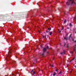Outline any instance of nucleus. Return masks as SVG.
Segmentation results:
<instances>
[{
	"mask_svg": "<svg viewBox=\"0 0 76 76\" xmlns=\"http://www.w3.org/2000/svg\"><path fill=\"white\" fill-rule=\"evenodd\" d=\"M75 3L74 0H68V1L66 2V4L68 6H69L70 4H71V5H73L75 4Z\"/></svg>",
	"mask_w": 76,
	"mask_h": 76,
	"instance_id": "nucleus-1",
	"label": "nucleus"
},
{
	"mask_svg": "<svg viewBox=\"0 0 76 76\" xmlns=\"http://www.w3.org/2000/svg\"><path fill=\"white\" fill-rule=\"evenodd\" d=\"M11 52H10V51H9V53H8V56H7V57H9V58H10V56H11V55H10V54H11Z\"/></svg>",
	"mask_w": 76,
	"mask_h": 76,
	"instance_id": "nucleus-2",
	"label": "nucleus"
},
{
	"mask_svg": "<svg viewBox=\"0 0 76 76\" xmlns=\"http://www.w3.org/2000/svg\"><path fill=\"white\" fill-rule=\"evenodd\" d=\"M0 18H4V15H0Z\"/></svg>",
	"mask_w": 76,
	"mask_h": 76,
	"instance_id": "nucleus-3",
	"label": "nucleus"
},
{
	"mask_svg": "<svg viewBox=\"0 0 76 76\" xmlns=\"http://www.w3.org/2000/svg\"><path fill=\"white\" fill-rule=\"evenodd\" d=\"M46 51V48H44L43 50V53H45Z\"/></svg>",
	"mask_w": 76,
	"mask_h": 76,
	"instance_id": "nucleus-4",
	"label": "nucleus"
},
{
	"mask_svg": "<svg viewBox=\"0 0 76 76\" xmlns=\"http://www.w3.org/2000/svg\"><path fill=\"white\" fill-rule=\"evenodd\" d=\"M75 49H74L73 51L71 52H70L71 54H73V52H74V51H75Z\"/></svg>",
	"mask_w": 76,
	"mask_h": 76,
	"instance_id": "nucleus-5",
	"label": "nucleus"
},
{
	"mask_svg": "<svg viewBox=\"0 0 76 76\" xmlns=\"http://www.w3.org/2000/svg\"><path fill=\"white\" fill-rule=\"evenodd\" d=\"M48 30L49 31H51V27L48 28Z\"/></svg>",
	"mask_w": 76,
	"mask_h": 76,
	"instance_id": "nucleus-6",
	"label": "nucleus"
},
{
	"mask_svg": "<svg viewBox=\"0 0 76 76\" xmlns=\"http://www.w3.org/2000/svg\"><path fill=\"white\" fill-rule=\"evenodd\" d=\"M72 34H71L69 36V39H70V38H71V37H72Z\"/></svg>",
	"mask_w": 76,
	"mask_h": 76,
	"instance_id": "nucleus-7",
	"label": "nucleus"
},
{
	"mask_svg": "<svg viewBox=\"0 0 76 76\" xmlns=\"http://www.w3.org/2000/svg\"><path fill=\"white\" fill-rule=\"evenodd\" d=\"M66 22H67V21H66V20H65L64 21V23H66Z\"/></svg>",
	"mask_w": 76,
	"mask_h": 76,
	"instance_id": "nucleus-8",
	"label": "nucleus"
},
{
	"mask_svg": "<svg viewBox=\"0 0 76 76\" xmlns=\"http://www.w3.org/2000/svg\"><path fill=\"white\" fill-rule=\"evenodd\" d=\"M52 33H53V32H52V31L50 32L49 34L50 35H51V34H52Z\"/></svg>",
	"mask_w": 76,
	"mask_h": 76,
	"instance_id": "nucleus-9",
	"label": "nucleus"
},
{
	"mask_svg": "<svg viewBox=\"0 0 76 76\" xmlns=\"http://www.w3.org/2000/svg\"><path fill=\"white\" fill-rule=\"evenodd\" d=\"M30 71H31V72L32 73V72H33V69H30Z\"/></svg>",
	"mask_w": 76,
	"mask_h": 76,
	"instance_id": "nucleus-10",
	"label": "nucleus"
},
{
	"mask_svg": "<svg viewBox=\"0 0 76 76\" xmlns=\"http://www.w3.org/2000/svg\"><path fill=\"white\" fill-rule=\"evenodd\" d=\"M67 48H69V44H67V46H66Z\"/></svg>",
	"mask_w": 76,
	"mask_h": 76,
	"instance_id": "nucleus-11",
	"label": "nucleus"
},
{
	"mask_svg": "<svg viewBox=\"0 0 76 76\" xmlns=\"http://www.w3.org/2000/svg\"><path fill=\"white\" fill-rule=\"evenodd\" d=\"M56 72H54L53 75V76H55V75H56Z\"/></svg>",
	"mask_w": 76,
	"mask_h": 76,
	"instance_id": "nucleus-12",
	"label": "nucleus"
},
{
	"mask_svg": "<svg viewBox=\"0 0 76 76\" xmlns=\"http://www.w3.org/2000/svg\"><path fill=\"white\" fill-rule=\"evenodd\" d=\"M62 73V71H60L59 73L58 74V75H59V74H61Z\"/></svg>",
	"mask_w": 76,
	"mask_h": 76,
	"instance_id": "nucleus-13",
	"label": "nucleus"
},
{
	"mask_svg": "<svg viewBox=\"0 0 76 76\" xmlns=\"http://www.w3.org/2000/svg\"><path fill=\"white\" fill-rule=\"evenodd\" d=\"M69 26H72V25L71 23H69Z\"/></svg>",
	"mask_w": 76,
	"mask_h": 76,
	"instance_id": "nucleus-14",
	"label": "nucleus"
},
{
	"mask_svg": "<svg viewBox=\"0 0 76 76\" xmlns=\"http://www.w3.org/2000/svg\"><path fill=\"white\" fill-rule=\"evenodd\" d=\"M50 66L52 67H53V64H50Z\"/></svg>",
	"mask_w": 76,
	"mask_h": 76,
	"instance_id": "nucleus-15",
	"label": "nucleus"
},
{
	"mask_svg": "<svg viewBox=\"0 0 76 76\" xmlns=\"http://www.w3.org/2000/svg\"><path fill=\"white\" fill-rule=\"evenodd\" d=\"M44 53L43 52V53H42V56H44Z\"/></svg>",
	"mask_w": 76,
	"mask_h": 76,
	"instance_id": "nucleus-16",
	"label": "nucleus"
},
{
	"mask_svg": "<svg viewBox=\"0 0 76 76\" xmlns=\"http://www.w3.org/2000/svg\"><path fill=\"white\" fill-rule=\"evenodd\" d=\"M63 52L64 54H65V53L66 52V50H64Z\"/></svg>",
	"mask_w": 76,
	"mask_h": 76,
	"instance_id": "nucleus-17",
	"label": "nucleus"
},
{
	"mask_svg": "<svg viewBox=\"0 0 76 76\" xmlns=\"http://www.w3.org/2000/svg\"><path fill=\"white\" fill-rule=\"evenodd\" d=\"M64 39H66V40H67V38H66V37H65L64 38Z\"/></svg>",
	"mask_w": 76,
	"mask_h": 76,
	"instance_id": "nucleus-18",
	"label": "nucleus"
},
{
	"mask_svg": "<svg viewBox=\"0 0 76 76\" xmlns=\"http://www.w3.org/2000/svg\"><path fill=\"white\" fill-rule=\"evenodd\" d=\"M16 62L15 61H13V63H16Z\"/></svg>",
	"mask_w": 76,
	"mask_h": 76,
	"instance_id": "nucleus-19",
	"label": "nucleus"
},
{
	"mask_svg": "<svg viewBox=\"0 0 76 76\" xmlns=\"http://www.w3.org/2000/svg\"><path fill=\"white\" fill-rule=\"evenodd\" d=\"M61 32V31H60L59 30H58V32L60 33V32Z\"/></svg>",
	"mask_w": 76,
	"mask_h": 76,
	"instance_id": "nucleus-20",
	"label": "nucleus"
},
{
	"mask_svg": "<svg viewBox=\"0 0 76 76\" xmlns=\"http://www.w3.org/2000/svg\"><path fill=\"white\" fill-rule=\"evenodd\" d=\"M46 32L47 33H48V30H46Z\"/></svg>",
	"mask_w": 76,
	"mask_h": 76,
	"instance_id": "nucleus-21",
	"label": "nucleus"
},
{
	"mask_svg": "<svg viewBox=\"0 0 76 76\" xmlns=\"http://www.w3.org/2000/svg\"><path fill=\"white\" fill-rule=\"evenodd\" d=\"M58 70V69H56V72H57Z\"/></svg>",
	"mask_w": 76,
	"mask_h": 76,
	"instance_id": "nucleus-22",
	"label": "nucleus"
},
{
	"mask_svg": "<svg viewBox=\"0 0 76 76\" xmlns=\"http://www.w3.org/2000/svg\"><path fill=\"white\" fill-rule=\"evenodd\" d=\"M45 39H46V35H45Z\"/></svg>",
	"mask_w": 76,
	"mask_h": 76,
	"instance_id": "nucleus-23",
	"label": "nucleus"
},
{
	"mask_svg": "<svg viewBox=\"0 0 76 76\" xmlns=\"http://www.w3.org/2000/svg\"><path fill=\"white\" fill-rule=\"evenodd\" d=\"M75 57H74L72 59V61H73V60H74V59H75Z\"/></svg>",
	"mask_w": 76,
	"mask_h": 76,
	"instance_id": "nucleus-24",
	"label": "nucleus"
},
{
	"mask_svg": "<svg viewBox=\"0 0 76 76\" xmlns=\"http://www.w3.org/2000/svg\"><path fill=\"white\" fill-rule=\"evenodd\" d=\"M65 45H66V43H64V47H65Z\"/></svg>",
	"mask_w": 76,
	"mask_h": 76,
	"instance_id": "nucleus-25",
	"label": "nucleus"
},
{
	"mask_svg": "<svg viewBox=\"0 0 76 76\" xmlns=\"http://www.w3.org/2000/svg\"><path fill=\"white\" fill-rule=\"evenodd\" d=\"M64 28H63V27H62V30H63Z\"/></svg>",
	"mask_w": 76,
	"mask_h": 76,
	"instance_id": "nucleus-26",
	"label": "nucleus"
},
{
	"mask_svg": "<svg viewBox=\"0 0 76 76\" xmlns=\"http://www.w3.org/2000/svg\"><path fill=\"white\" fill-rule=\"evenodd\" d=\"M76 48V45H75L74 47V48Z\"/></svg>",
	"mask_w": 76,
	"mask_h": 76,
	"instance_id": "nucleus-27",
	"label": "nucleus"
},
{
	"mask_svg": "<svg viewBox=\"0 0 76 76\" xmlns=\"http://www.w3.org/2000/svg\"><path fill=\"white\" fill-rule=\"evenodd\" d=\"M72 61V60H71L70 61H69V63H71V61Z\"/></svg>",
	"mask_w": 76,
	"mask_h": 76,
	"instance_id": "nucleus-28",
	"label": "nucleus"
},
{
	"mask_svg": "<svg viewBox=\"0 0 76 76\" xmlns=\"http://www.w3.org/2000/svg\"><path fill=\"white\" fill-rule=\"evenodd\" d=\"M35 72H33V74H35Z\"/></svg>",
	"mask_w": 76,
	"mask_h": 76,
	"instance_id": "nucleus-29",
	"label": "nucleus"
},
{
	"mask_svg": "<svg viewBox=\"0 0 76 76\" xmlns=\"http://www.w3.org/2000/svg\"><path fill=\"white\" fill-rule=\"evenodd\" d=\"M48 48H49L48 46H47V48L48 49Z\"/></svg>",
	"mask_w": 76,
	"mask_h": 76,
	"instance_id": "nucleus-30",
	"label": "nucleus"
},
{
	"mask_svg": "<svg viewBox=\"0 0 76 76\" xmlns=\"http://www.w3.org/2000/svg\"><path fill=\"white\" fill-rule=\"evenodd\" d=\"M63 53H60V54L62 55L63 54Z\"/></svg>",
	"mask_w": 76,
	"mask_h": 76,
	"instance_id": "nucleus-31",
	"label": "nucleus"
},
{
	"mask_svg": "<svg viewBox=\"0 0 76 76\" xmlns=\"http://www.w3.org/2000/svg\"><path fill=\"white\" fill-rule=\"evenodd\" d=\"M72 41H74V39H73L72 40Z\"/></svg>",
	"mask_w": 76,
	"mask_h": 76,
	"instance_id": "nucleus-32",
	"label": "nucleus"
},
{
	"mask_svg": "<svg viewBox=\"0 0 76 76\" xmlns=\"http://www.w3.org/2000/svg\"><path fill=\"white\" fill-rule=\"evenodd\" d=\"M75 66V67H76V65H75V66Z\"/></svg>",
	"mask_w": 76,
	"mask_h": 76,
	"instance_id": "nucleus-33",
	"label": "nucleus"
},
{
	"mask_svg": "<svg viewBox=\"0 0 76 76\" xmlns=\"http://www.w3.org/2000/svg\"><path fill=\"white\" fill-rule=\"evenodd\" d=\"M64 14H66V12H64Z\"/></svg>",
	"mask_w": 76,
	"mask_h": 76,
	"instance_id": "nucleus-34",
	"label": "nucleus"
},
{
	"mask_svg": "<svg viewBox=\"0 0 76 76\" xmlns=\"http://www.w3.org/2000/svg\"><path fill=\"white\" fill-rule=\"evenodd\" d=\"M67 29H69V28L67 27Z\"/></svg>",
	"mask_w": 76,
	"mask_h": 76,
	"instance_id": "nucleus-35",
	"label": "nucleus"
},
{
	"mask_svg": "<svg viewBox=\"0 0 76 76\" xmlns=\"http://www.w3.org/2000/svg\"><path fill=\"white\" fill-rule=\"evenodd\" d=\"M43 38H44V36H43Z\"/></svg>",
	"mask_w": 76,
	"mask_h": 76,
	"instance_id": "nucleus-36",
	"label": "nucleus"
},
{
	"mask_svg": "<svg viewBox=\"0 0 76 76\" xmlns=\"http://www.w3.org/2000/svg\"><path fill=\"white\" fill-rule=\"evenodd\" d=\"M68 66H69V65H67V67H68Z\"/></svg>",
	"mask_w": 76,
	"mask_h": 76,
	"instance_id": "nucleus-37",
	"label": "nucleus"
},
{
	"mask_svg": "<svg viewBox=\"0 0 76 76\" xmlns=\"http://www.w3.org/2000/svg\"><path fill=\"white\" fill-rule=\"evenodd\" d=\"M40 71V70H39V72Z\"/></svg>",
	"mask_w": 76,
	"mask_h": 76,
	"instance_id": "nucleus-38",
	"label": "nucleus"
},
{
	"mask_svg": "<svg viewBox=\"0 0 76 76\" xmlns=\"http://www.w3.org/2000/svg\"><path fill=\"white\" fill-rule=\"evenodd\" d=\"M35 60H37V59H35Z\"/></svg>",
	"mask_w": 76,
	"mask_h": 76,
	"instance_id": "nucleus-39",
	"label": "nucleus"
},
{
	"mask_svg": "<svg viewBox=\"0 0 76 76\" xmlns=\"http://www.w3.org/2000/svg\"><path fill=\"white\" fill-rule=\"evenodd\" d=\"M61 43L60 44V45H61Z\"/></svg>",
	"mask_w": 76,
	"mask_h": 76,
	"instance_id": "nucleus-40",
	"label": "nucleus"
},
{
	"mask_svg": "<svg viewBox=\"0 0 76 76\" xmlns=\"http://www.w3.org/2000/svg\"><path fill=\"white\" fill-rule=\"evenodd\" d=\"M33 64H34V62H33Z\"/></svg>",
	"mask_w": 76,
	"mask_h": 76,
	"instance_id": "nucleus-41",
	"label": "nucleus"
},
{
	"mask_svg": "<svg viewBox=\"0 0 76 76\" xmlns=\"http://www.w3.org/2000/svg\"><path fill=\"white\" fill-rule=\"evenodd\" d=\"M5 76H7V75H6Z\"/></svg>",
	"mask_w": 76,
	"mask_h": 76,
	"instance_id": "nucleus-42",
	"label": "nucleus"
},
{
	"mask_svg": "<svg viewBox=\"0 0 76 76\" xmlns=\"http://www.w3.org/2000/svg\"><path fill=\"white\" fill-rule=\"evenodd\" d=\"M53 60H54V59H53Z\"/></svg>",
	"mask_w": 76,
	"mask_h": 76,
	"instance_id": "nucleus-43",
	"label": "nucleus"
},
{
	"mask_svg": "<svg viewBox=\"0 0 76 76\" xmlns=\"http://www.w3.org/2000/svg\"><path fill=\"white\" fill-rule=\"evenodd\" d=\"M53 75V74H52V76Z\"/></svg>",
	"mask_w": 76,
	"mask_h": 76,
	"instance_id": "nucleus-44",
	"label": "nucleus"
},
{
	"mask_svg": "<svg viewBox=\"0 0 76 76\" xmlns=\"http://www.w3.org/2000/svg\"><path fill=\"white\" fill-rule=\"evenodd\" d=\"M75 34H76V32H75Z\"/></svg>",
	"mask_w": 76,
	"mask_h": 76,
	"instance_id": "nucleus-45",
	"label": "nucleus"
},
{
	"mask_svg": "<svg viewBox=\"0 0 76 76\" xmlns=\"http://www.w3.org/2000/svg\"><path fill=\"white\" fill-rule=\"evenodd\" d=\"M18 73H17V74H18Z\"/></svg>",
	"mask_w": 76,
	"mask_h": 76,
	"instance_id": "nucleus-46",
	"label": "nucleus"
},
{
	"mask_svg": "<svg viewBox=\"0 0 76 76\" xmlns=\"http://www.w3.org/2000/svg\"><path fill=\"white\" fill-rule=\"evenodd\" d=\"M11 50H12L11 49Z\"/></svg>",
	"mask_w": 76,
	"mask_h": 76,
	"instance_id": "nucleus-47",
	"label": "nucleus"
}]
</instances>
